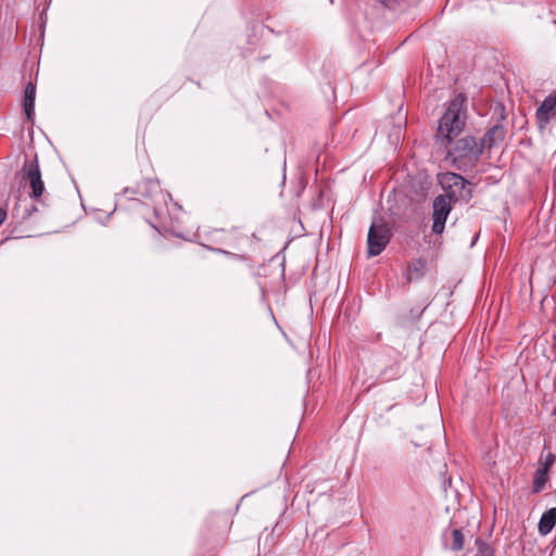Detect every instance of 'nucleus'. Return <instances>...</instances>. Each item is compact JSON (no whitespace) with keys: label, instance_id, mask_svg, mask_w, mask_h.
Instances as JSON below:
<instances>
[{"label":"nucleus","instance_id":"obj_1","mask_svg":"<svg viewBox=\"0 0 556 556\" xmlns=\"http://www.w3.org/2000/svg\"><path fill=\"white\" fill-rule=\"evenodd\" d=\"M466 122V97L456 96L448 102L445 113L439 121L435 140L440 147L447 149L464 129Z\"/></svg>","mask_w":556,"mask_h":556},{"label":"nucleus","instance_id":"obj_2","mask_svg":"<svg viewBox=\"0 0 556 556\" xmlns=\"http://www.w3.org/2000/svg\"><path fill=\"white\" fill-rule=\"evenodd\" d=\"M466 122V97L456 96L448 102L445 113L439 121L435 140L440 147L447 149L464 129Z\"/></svg>","mask_w":556,"mask_h":556},{"label":"nucleus","instance_id":"obj_3","mask_svg":"<svg viewBox=\"0 0 556 556\" xmlns=\"http://www.w3.org/2000/svg\"><path fill=\"white\" fill-rule=\"evenodd\" d=\"M446 150V160L459 170L475 167L483 152L482 146L472 136L456 140L453 147Z\"/></svg>","mask_w":556,"mask_h":556},{"label":"nucleus","instance_id":"obj_4","mask_svg":"<svg viewBox=\"0 0 556 556\" xmlns=\"http://www.w3.org/2000/svg\"><path fill=\"white\" fill-rule=\"evenodd\" d=\"M20 182L24 187L29 188L28 195L31 200L40 202L45 193V182L37 156L33 160H25L20 170Z\"/></svg>","mask_w":556,"mask_h":556},{"label":"nucleus","instance_id":"obj_5","mask_svg":"<svg viewBox=\"0 0 556 556\" xmlns=\"http://www.w3.org/2000/svg\"><path fill=\"white\" fill-rule=\"evenodd\" d=\"M439 181L446 191L444 195L448 197L451 202H468L472 198V189L469 181L459 174L452 172L443 173L439 176Z\"/></svg>","mask_w":556,"mask_h":556},{"label":"nucleus","instance_id":"obj_6","mask_svg":"<svg viewBox=\"0 0 556 556\" xmlns=\"http://www.w3.org/2000/svg\"><path fill=\"white\" fill-rule=\"evenodd\" d=\"M392 237L390 227L382 222H374L368 230V255L377 256L387 248Z\"/></svg>","mask_w":556,"mask_h":556},{"label":"nucleus","instance_id":"obj_7","mask_svg":"<svg viewBox=\"0 0 556 556\" xmlns=\"http://www.w3.org/2000/svg\"><path fill=\"white\" fill-rule=\"evenodd\" d=\"M452 202L448 197L438 195L433 201V224L432 231L435 235H441L445 227V222L451 213Z\"/></svg>","mask_w":556,"mask_h":556},{"label":"nucleus","instance_id":"obj_8","mask_svg":"<svg viewBox=\"0 0 556 556\" xmlns=\"http://www.w3.org/2000/svg\"><path fill=\"white\" fill-rule=\"evenodd\" d=\"M160 190V185L157 180L152 178L143 179L138 182L136 187H126L123 190V194L127 195L129 199H135L136 197H141L143 199L152 198Z\"/></svg>","mask_w":556,"mask_h":556},{"label":"nucleus","instance_id":"obj_9","mask_svg":"<svg viewBox=\"0 0 556 556\" xmlns=\"http://www.w3.org/2000/svg\"><path fill=\"white\" fill-rule=\"evenodd\" d=\"M556 115V92L547 96L535 112L540 128H544Z\"/></svg>","mask_w":556,"mask_h":556},{"label":"nucleus","instance_id":"obj_10","mask_svg":"<svg viewBox=\"0 0 556 556\" xmlns=\"http://www.w3.org/2000/svg\"><path fill=\"white\" fill-rule=\"evenodd\" d=\"M217 235L216 242L226 247L238 249L243 241H249V237L240 231L239 228H231L229 230H215Z\"/></svg>","mask_w":556,"mask_h":556},{"label":"nucleus","instance_id":"obj_11","mask_svg":"<svg viewBox=\"0 0 556 556\" xmlns=\"http://www.w3.org/2000/svg\"><path fill=\"white\" fill-rule=\"evenodd\" d=\"M506 130L505 128L500 125H493L491 128L488 129L485 132L480 146H482V150L484 148L491 149L494 146H497L501 143L505 138Z\"/></svg>","mask_w":556,"mask_h":556},{"label":"nucleus","instance_id":"obj_12","mask_svg":"<svg viewBox=\"0 0 556 556\" xmlns=\"http://www.w3.org/2000/svg\"><path fill=\"white\" fill-rule=\"evenodd\" d=\"M427 269V263L422 258H415L408 263L406 268V278L408 281L418 280L424 277Z\"/></svg>","mask_w":556,"mask_h":556},{"label":"nucleus","instance_id":"obj_13","mask_svg":"<svg viewBox=\"0 0 556 556\" xmlns=\"http://www.w3.org/2000/svg\"><path fill=\"white\" fill-rule=\"evenodd\" d=\"M556 525V507L546 510L539 521V532L542 535L548 534Z\"/></svg>","mask_w":556,"mask_h":556},{"label":"nucleus","instance_id":"obj_14","mask_svg":"<svg viewBox=\"0 0 556 556\" xmlns=\"http://www.w3.org/2000/svg\"><path fill=\"white\" fill-rule=\"evenodd\" d=\"M36 87L28 83L24 91V111L28 121L33 118L35 111Z\"/></svg>","mask_w":556,"mask_h":556},{"label":"nucleus","instance_id":"obj_15","mask_svg":"<svg viewBox=\"0 0 556 556\" xmlns=\"http://www.w3.org/2000/svg\"><path fill=\"white\" fill-rule=\"evenodd\" d=\"M547 472L546 468H538L533 479V493H539L544 488L547 482Z\"/></svg>","mask_w":556,"mask_h":556},{"label":"nucleus","instance_id":"obj_16","mask_svg":"<svg viewBox=\"0 0 556 556\" xmlns=\"http://www.w3.org/2000/svg\"><path fill=\"white\" fill-rule=\"evenodd\" d=\"M465 546V535L462 529H453L452 530V542L450 544V549L453 552H459Z\"/></svg>","mask_w":556,"mask_h":556},{"label":"nucleus","instance_id":"obj_17","mask_svg":"<svg viewBox=\"0 0 556 556\" xmlns=\"http://www.w3.org/2000/svg\"><path fill=\"white\" fill-rule=\"evenodd\" d=\"M400 375H401V366L399 363H394L391 366L383 369L380 374V377L383 380L389 381V380L396 379L397 377H400Z\"/></svg>","mask_w":556,"mask_h":556},{"label":"nucleus","instance_id":"obj_18","mask_svg":"<svg viewBox=\"0 0 556 556\" xmlns=\"http://www.w3.org/2000/svg\"><path fill=\"white\" fill-rule=\"evenodd\" d=\"M475 543L478 549V556H494L493 548L484 540L477 538Z\"/></svg>","mask_w":556,"mask_h":556},{"label":"nucleus","instance_id":"obj_19","mask_svg":"<svg viewBox=\"0 0 556 556\" xmlns=\"http://www.w3.org/2000/svg\"><path fill=\"white\" fill-rule=\"evenodd\" d=\"M213 251L217 252V253H222V254H225L229 257H231L232 260H237V261H244L245 260V255L244 254H237V253H232V252H229V251H226L224 249H213Z\"/></svg>","mask_w":556,"mask_h":556},{"label":"nucleus","instance_id":"obj_20","mask_svg":"<svg viewBox=\"0 0 556 556\" xmlns=\"http://www.w3.org/2000/svg\"><path fill=\"white\" fill-rule=\"evenodd\" d=\"M554 460H555V456L552 453H548L545 456V460H544L543 465L540 468H546V471H548L549 468L552 467Z\"/></svg>","mask_w":556,"mask_h":556},{"label":"nucleus","instance_id":"obj_21","mask_svg":"<svg viewBox=\"0 0 556 556\" xmlns=\"http://www.w3.org/2000/svg\"><path fill=\"white\" fill-rule=\"evenodd\" d=\"M7 211L4 208H0V226L4 223L7 219Z\"/></svg>","mask_w":556,"mask_h":556}]
</instances>
